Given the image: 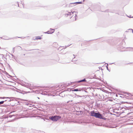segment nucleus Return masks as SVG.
<instances>
[{
	"label": "nucleus",
	"instance_id": "f257e3e1",
	"mask_svg": "<svg viewBox=\"0 0 133 133\" xmlns=\"http://www.w3.org/2000/svg\"><path fill=\"white\" fill-rule=\"evenodd\" d=\"M95 117L100 119L106 120V118L102 116V115L100 114L99 112L96 113Z\"/></svg>",
	"mask_w": 133,
	"mask_h": 133
},
{
	"label": "nucleus",
	"instance_id": "f03ea898",
	"mask_svg": "<svg viewBox=\"0 0 133 133\" xmlns=\"http://www.w3.org/2000/svg\"><path fill=\"white\" fill-rule=\"evenodd\" d=\"M61 118V116H52V117L50 118H49L53 121H56Z\"/></svg>",
	"mask_w": 133,
	"mask_h": 133
},
{
	"label": "nucleus",
	"instance_id": "7ed1b4c3",
	"mask_svg": "<svg viewBox=\"0 0 133 133\" xmlns=\"http://www.w3.org/2000/svg\"><path fill=\"white\" fill-rule=\"evenodd\" d=\"M74 12H72L71 13L68 12V13H66L65 15V16L66 17H68L69 18H74V20H76V19L75 16H74V17H73L72 16L71 17V14H72Z\"/></svg>",
	"mask_w": 133,
	"mask_h": 133
},
{
	"label": "nucleus",
	"instance_id": "20e7f679",
	"mask_svg": "<svg viewBox=\"0 0 133 133\" xmlns=\"http://www.w3.org/2000/svg\"><path fill=\"white\" fill-rule=\"evenodd\" d=\"M96 113L94 111H91L90 112L91 116H94L95 117V115H96Z\"/></svg>",
	"mask_w": 133,
	"mask_h": 133
},
{
	"label": "nucleus",
	"instance_id": "39448f33",
	"mask_svg": "<svg viewBox=\"0 0 133 133\" xmlns=\"http://www.w3.org/2000/svg\"><path fill=\"white\" fill-rule=\"evenodd\" d=\"M82 0H78V1H80L79 2H75V3H71V4H75V3H76V4H82ZM83 0V2H84V0Z\"/></svg>",
	"mask_w": 133,
	"mask_h": 133
},
{
	"label": "nucleus",
	"instance_id": "423d86ee",
	"mask_svg": "<svg viewBox=\"0 0 133 133\" xmlns=\"http://www.w3.org/2000/svg\"><path fill=\"white\" fill-rule=\"evenodd\" d=\"M131 95L129 93H125L124 95V96H125V97L128 98L129 96H130Z\"/></svg>",
	"mask_w": 133,
	"mask_h": 133
},
{
	"label": "nucleus",
	"instance_id": "0eeeda50",
	"mask_svg": "<svg viewBox=\"0 0 133 133\" xmlns=\"http://www.w3.org/2000/svg\"><path fill=\"white\" fill-rule=\"evenodd\" d=\"M42 37L40 36H37L35 38V40L42 39Z\"/></svg>",
	"mask_w": 133,
	"mask_h": 133
},
{
	"label": "nucleus",
	"instance_id": "6e6552de",
	"mask_svg": "<svg viewBox=\"0 0 133 133\" xmlns=\"http://www.w3.org/2000/svg\"><path fill=\"white\" fill-rule=\"evenodd\" d=\"M81 90L79 89V90L78 89H75L74 90H72L73 91H80Z\"/></svg>",
	"mask_w": 133,
	"mask_h": 133
},
{
	"label": "nucleus",
	"instance_id": "1a4fd4ad",
	"mask_svg": "<svg viewBox=\"0 0 133 133\" xmlns=\"http://www.w3.org/2000/svg\"><path fill=\"white\" fill-rule=\"evenodd\" d=\"M9 98V97H0V99H4V98Z\"/></svg>",
	"mask_w": 133,
	"mask_h": 133
},
{
	"label": "nucleus",
	"instance_id": "9d476101",
	"mask_svg": "<svg viewBox=\"0 0 133 133\" xmlns=\"http://www.w3.org/2000/svg\"><path fill=\"white\" fill-rule=\"evenodd\" d=\"M85 81V79H83L82 80L78 81V82H81Z\"/></svg>",
	"mask_w": 133,
	"mask_h": 133
},
{
	"label": "nucleus",
	"instance_id": "9b49d317",
	"mask_svg": "<svg viewBox=\"0 0 133 133\" xmlns=\"http://www.w3.org/2000/svg\"><path fill=\"white\" fill-rule=\"evenodd\" d=\"M4 101H2L0 102V105L3 104L4 103Z\"/></svg>",
	"mask_w": 133,
	"mask_h": 133
},
{
	"label": "nucleus",
	"instance_id": "f8f14e48",
	"mask_svg": "<svg viewBox=\"0 0 133 133\" xmlns=\"http://www.w3.org/2000/svg\"><path fill=\"white\" fill-rule=\"evenodd\" d=\"M48 34H49V32L48 31L46 32Z\"/></svg>",
	"mask_w": 133,
	"mask_h": 133
}]
</instances>
